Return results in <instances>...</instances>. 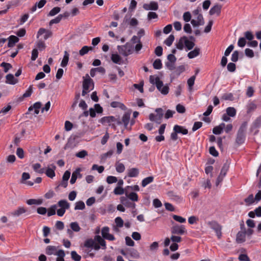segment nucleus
I'll use <instances>...</instances> for the list:
<instances>
[{
	"label": "nucleus",
	"mask_w": 261,
	"mask_h": 261,
	"mask_svg": "<svg viewBox=\"0 0 261 261\" xmlns=\"http://www.w3.org/2000/svg\"><path fill=\"white\" fill-rule=\"evenodd\" d=\"M227 69L229 72H234L236 69V64L231 62L228 63L227 66Z\"/></svg>",
	"instance_id": "052dcab7"
},
{
	"label": "nucleus",
	"mask_w": 261,
	"mask_h": 261,
	"mask_svg": "<svg viewBox=\"0 0 261 261\" xmlns=\"http://www.w3.org/2000/svg\"><path fill=\"white\" fill-rule=\"evenodd\" d=\"M85 208V204L84 202L82 201H79L76 202L75 205L74 207L75 210H83Z\"/></svg>",
	"instance_id": "a18cd8bd"
},
{
	"label": "nucleus",
	"mask_w": 261,
	"mask_h": 261,
	"mask_svg": "<svg viewBox=\"0 0 261 261\" xmlns=\"http://www.w3.org/2000/svg\"><path fill=\"white\" fill-rule=\"evenodd\" d=\"M221 6L218 4L215 5L212 7L209 11V14L211 15H213L216 13L219 15L221 12Z\"/></svg>",
	"instance_id": "f3484780"
},
{
	"label": "nucleus",
	"mask_w": 261,
	"mask_h": 261,
	"mask_svg": "<svg viewBox=\"0 0 261 261\" xmlns=\"http://www.w3.org/2000/svg\"><path fill=\"white\" fill-rule=\"evenodd\" d=\"M174 40V36L173 35H170L165 41L164 43L168 46H170Z\"/></svg>",
	"instance_id": "49530a36"
},
{
	"label": "nucleus",
	"mask_w": 261,
	"mask_h": 261,
	"mask_svg": "<svg viewBox=\"0 0 261 261\" xmlns=\"http://www.w3.org/2000/svg\"><path fill=\"white\" fill-rule=\"evenodd\" d=\"M70 226L71 228V230L75 232H79L81 230V227H80L79 224L76 222H71L70 224Z\"/></svg>",
	"instance_id": "c9c22d12"
},
{
	"label": "nucleus",
	"mask_w": 261,
	"mask_h": 261,
	"mask_svg": "<svg viewBox=\"0 0 261 261\" xmlns=\"http://www.w3.org/2000/svg\"><path fill=\"white\" fill-rule=\"evenodd\" d=\"M118 181L117 178L115 176H108L107 178V182L109 184H112Z\"/></svg>",
	"instance_id": "e2e57ef3"
},
{
	"label": "nucleus",
	"mask_w": 261,
	"mask_h": 261,
	"mask_svg": "<svg viewBox=\"0 0 261 261\" xmlns=\"http://www.w3.org/2000/svg\"><path fill=\"white\" fill-rule=\"evenodd\" d=\"M43 34H45L44 36V39L46 40L48 38L51 37L52 36V32L50 31L46 30V29L44 28H40L38 33H37V38H39V37Z\"/></svg>",
	"instance_id": "9d476101"
},
{
	"label": "nucleus",
	"mask_w": 261,
	"mask_h": 261,
	"mask_svg": "<svg viewBox=\"0 0 261 261\" xmlns=\"http://www.w3.org/2000/svg\"><path fill=\"white\" fill-rule=\"evenodd\" d=\"M125 195L126 197L133 201H138V196L137 194L135 192H131L129 194H127V193H125Z\"/></svg>",
	"instance_id": "72a5a7b5"
},
{
	"label": "nucleus",
	"mask_w": 261,
	"mask_h": 261,
	"mask_svg": "<svg viewBox=\"0 0 261 261\" xmlns=\"http://www.w3.org/2000/svg\"><path fill=\"white\" fill-rule=\"evenodd\" d=\"M207 224L211 229L215 231L218 239H220L222 237V226L216 221H209Z\"/></svg>",
	"instance_id": "20e7f679"
},
{
	"label": "nucleus",
	"mask_w": 261,
	"mask_h": 261,
	"mask_svg": "<svg viewBox=\"0 0 261 261\" xmlns=\"http://www.w3.org/2000/svg\"><path fill=\"white\" fill-rule=\"evenodd\" d=\"M95 241L92 239L87 240L84 243V246L87 248H92Z\"/></svg>",
	"instance_id": "864d4df0"
},
{
	"label": "nucleus",
	"mask_w": 261,
	"mask_h": 261,
	"mask_svg": "<svg viewBox=\"0 0 261 261\" xmlns=\"http://www.w3.org/2000/svg\"><path fill=\"white\" fill-rule=\"evenodd\" d=\"M86 76L88 77V78L85 79L84 80L83 83V88L85 89V90H89L91 83H92L93 85H94V83L93 80L89 76L88 74H86Z\"/></svg>",
	"instance_id": "2eb2a0df"
},
{
	"label": "nucleus",
	"mask_w": 261,
	"mask_h": 261,
	"mask_svg": "<svg viewBox=\"0 0 261 261\" xmlns=\"http://www.w3.org/2000/svg\"><path fill=\"white\" fill-rule=\"evenodd\" d=\"M61 11V8L59 7H56L53 8L47 14L48 16H53L57 14Z\"/></svg>",
	"instance_id": "58836bf2"
},
{
	"label": "nucleus",
	"mask_w": 261,
	"mask_h": 261,
	"mask_svg": "<svg viewBox=\"0 0 261 261\" xmlns=\"http://www.w3.org/2000/svg\"><path fill=\"white\" fill-rule=\"evenodd\" d=\"M229 164H228L227 163H225L221 169L220 173L222 175L223 174V175H226V173L229 169Z\"/></svg>",
	"instance_id": "69168bd1"
},
{
	"label": "nucleus",
	"mask_w": 261,
	"mask_h": 261,
	"mask_svg": "<svg viewBox=\"0 0 261 261\" xmlns=\"http://www.w3.org/2000/svg\"><path fill=\"white\" fill-rule=\"evenodd\" d=\"M195 78H196V76L193 75L190 79H189L187 81L188 86L190 89H192V87L193 86V85L194 84Z\"/></svg>",
	"instance_id": "4d7b16f0"
},
{
	"label": "nucleus",
	"mask_w": 261,
	"mask_h": 261,
	"mask_svg": "<svg viewBox=\"0 0 261 261\" xmlns=\"http://www.w3.org/2000/svg\"><path fill=\"white\" fill-rule=\"evenodd\" d=\"M129 253L132 256L135 258H138L139 257V253L137 250L134 248H130L128 250Z\"/></svg>",
	"instance_id": "0e129e2a"
},
{
	"label": "nucleus",
	"mask_w": 261,
	"mask_h": 261,
	"mask_svg": "<svg viewBox=\"0 0 261 261\" xmlns=\"http://www.w3.org/2000/svg\"><path fill=\"white\" fill-rule=\"evenodd\" d=\"M245 39L251 41L254 38V36L251 31H246L244 33Z\"/></svg>",
	"instance_id": "6e6d98bb"
},
{
	"label": "nucleus",
	"mask_w": 261,
	"mask_h": 261,
	"mask_svg": "<svg viewBox=\"0 0 261 261\" xmlns=\"http://www.w3.org/2000/svg\"><path fill=\"white\" fill-rule=\"evenodd\" d=\"M139 173V169L137 168H132L128 170L127 175L130 177H137Z\"/></svg>",
	"instance_id": "412c9836"
},
{
	"label": "nucleus",
	"mask_w": 261,
	"mask_h": 261,
	"mask_svg": "<svg viewBox=\"0 0 261 261\" xmlns=\"http://www.w3.org/2000/svg\"><path fill=\"white\" fill-rule=\"evenodd\" d=\"M155 112L157 113L156 115H155L153 113L149 114V119L151 121H155L156 123L160 124L161 122V119L163 117V110L162 108H157L155 109Z\"/></svg>",
	"instance_id": "39448f33"
},
{
	"label": "nucleus",
	"mask_w": 261,
	"mask_h": 261,
	"mask_svg": "<svg viewBox=\"0 0 261 261\" xmlns=\"http://www.w3.org/2000/svg\"><path fill=\"white\" fill-rule=\"evenodd\" d=\"M185 70V67L184 65L179 66L175 69V70L172 73V75L174 76H178Z\"/></svg>",
	"instance_id": "bb28decb"
},
{
	"label": "nucleus",
	"mask_w": 261,
	"mask_h": 261,
	"mask_svg": "<svg viewBox=\"0 0 261 261\" xmlns=\"http://www.w3.org/2000/svg\"><path fill=\"white\" fill-rule=\"evenodd\" d=\"M6 83L11 84V85H15L18 82V80L15 79L14 75L12 74L9 73L7 74L6 76Z\"/></svg>",
	"instance_id": "a211bd4d"
},
{
	"label": "nucleus",
	"mask_w": 261,
	"mask_h": 261,
	"mask_svg": "<svg viewBox=\"0 0 261 261\" xmlns=\"http://www.w3.org/2000/svg\"><path fill=\"white\" fill-rule=\"evenodd\" d=\"M41 165L39 163H36L33 165V168L35 171L39 174H43L45 172L44 168H40Z\"/></svg>",
	"instance_id": "c756f323"
},
{
	"label": "nucleus",
	"mask_w": 261,
	"mask_h": 261,
	"mask_svg": "<svg viewBox=\"0 0 261 261\" xmlns=\"http://www.w3.org/2000/svg\"><path fill=\"white\" fill-rule=\"evenodd\" d=\"M69 55L67 51H65L63 59L61 63V66L62 67H65L67 65L69 61Z\"/></svg>",
	"instance_id": "cd10ccee"
},
{
	"label": "nucleus",
	"mask_w": 261,
	"mask_h": 261,
	"mask_svg": "<svg viewBox=\"0 0 261 261\" xmlns=\"http://www.w3.org/2000/svg\"><path fill=\"white\" fill-rule=\"evenodd\" d=\"M81 171V169L80 168H78L72 172L71 178L70 180V182L71 184H74L76 182L77 178L78 177V174H79V172Z\"/></svg>",
	"instance_id": "aec40b11"
},
{
	"label": "nucleus",
	"mask_w": 261,
	"mask_h": 261,
	"mask_svg": "<svg viewBox=\"0 0 261 261\" xmlns=\"http://www.w3.org/2000/svg\"><path fill=\"white\" fill-rule=\"evenodd\" d=\"M71 257L74 261H80L81 260V256L78 254L75 251L71 252Z\"/></svg>",
	"instance_id": "37998d69"
},
{
	"label": "nucleus",
	"mask_w": 261,
	"mask_h": 261,
	"mask_svg": "<svg viewBox=\"0 0 261 261\" xmlns=\"http://www.w3.org/2000/svg\"><path fill=\"white\" fill-rule=\"evenodd\" d=\"M111 60L115 64H121L123 62H122V60L121 57L117 54H113L111 56Z\"/></svg>",
	"instance_id": "5701e85b"
},
{
	"label": "nucleus",
	"mask_w": 261,
	"mask_h": 261,
	"mask_svg": "<svg viewBox=\"0 0 261 261\" xmlns=\"http://www.w3.org/2000/svg\"><path fill=\"white\" fill-rule=\"evenodd\" d=\"M171 233L172 234L182 235L187 233V230L184 225H176L172 227Z\"/></svg>",
	"instance_id": "0eeeda50"
},
{
	"label": "nucleus",
	"mask_w": 261,
	"mask_h": 261,
	"mask_svg": "<svg viewBox=\"0 0 261 261\" xmlns=\"http://www.w3.org/2000/svg\"><path fill=\"white\" fill-rule=\"evenodd\" d=\"M51 168L48 167L46 170H45V173L46 176L49 178H53L55 176V170H56V167L52 164L51 165Z\"/></svg>",
	"instance_id": "f8f14e48"
},
{
	"label": "nucleus",
	"mask_w": 261,
	"mask_h": 261,
	"mask_svg": "<svg viewBox=\"0 0 261 261\" xmlns=\"http://www.w3.org/2000/svg\"><path fill=\"white\" fill-rule=\"evenodd\" d=\"M93 49L92 47L88 46H84L79 51V54L83 56L85 54H87L90 50H92Z\"/></svg>",
	"instance_id": "f704fd0d"
},
{
	"label": "nucleus",
	"mask_w": 261,
	"mask_h": 261,
	"mask_svg": "<svg viewBox=\"0 0 261 261\" xmlns=\"http://www.w3.org/2000/svg\"><path fill=\"white\" fill-rule=\"evenodd\" d=\"M200 48L195 47L193 50L190 51L188 54V57L189 59H193L199 55Z\"/></svg>",
	"instance_id": "b1692460"
},
{
	"label": "nucleus",
	"mask_w": 261,
	"mask_h": 261,
	"mask_svg": "<svg viewBox=\"0 0 261 261\" xmlns=\"http://www.w3.org/2000/svg\"><path fill=\"white\" fill-rule=\"evenodd\" d=\"M238 258L240 261H250L249 257L246 254H241Z\"/></svg>",
	"instance_id": "774afa93"
},
{
	"label": "nucleus",
	"mask_w": 261,
	"mask_h": 261,
	"mask_svg": "<svg viewBox=\"0 0 261 261\" xmlns=\"http://www.w3.org/2000/svg\"><path fill=\"white\" fill-rule=\"evenodd\" d=\"M153 67L155 69H160L162 68V63L160 59H156L153 63Z\"/></svg>",
	"instance_id": "c03bdc74"
},
{
	"label": "nucleus",
	"mask_w": 261,
	"mask_h": 261,
	"mask_svg": "<svg viewBox=\"0 0 261 261\" xmlns=\"http://www.w3.org/2000/svg\"><path fill=\"white\" fill-rule=\"evenodd\" d=\"M153 177L152 176L147 177L143 179L142 181L141 185L143 187H146L147 185L152 182L153 180Z\"/></svg>",
	"instance_id": "7c9ffc66"
},
{
	"label": "nucleus",
	"mask_w": 261,
	"mask_h": 261,
	"mask_svg": "<svg viewBox=\"0 0 261 261\" xmlns=\"http://www.w3.org/2000/svg\"><path fill=\"white\" fill-rule=\"evenodd\" d=\"M173 219L177 222L179 223H185L186 222V219L178 215H173L172 216Z\"/></svg>",
	"instance_id": "5fc2aeb1"
},
{
	"label": "nucleus",
	"mask_w": 261,
	"mask_h": 261,
	"mask_svg": "<svg viewBox=\"0 0 261 261\" xmlns=\"http://www.w3.org/2000/svg\"><path fill=\"white\" fill-rule=\"evenodd\" d=\"M173 131L176 132L178 134H181L182 135H187L188 133V130L185 127L175 125L173 127Z\"/></svg>",
	"instance_id": "ddd939ff"
},
{
	"label": "nucleus",
	"mask_w": 261,
	"mask_h": 261,
	"mask_svg": "<svg viewBox=\"0 0 261 261\" xmlns=\"http://www.w3.org/2000/svg\"><path fill=\"white\" fill-rule=\"evenodd\" d=\"M110 106L112 108H117V107H120L122 109H125V106H124V104H123L121 102H118V101L112 102L110 104Z\"/></svg>",
	"instance_id": "de8ad7c7"
},
{
	"label": "nucleus",
	"mask_w": 261,
	"mask_h": 261,
	"mask_svg": "<svg viewBox=\"0 0 261 261\" xmlns=\"http://www.w3.org/2000/svg\"><path fill=\"white\" fill-rule=\"evenodd\" d=\"M125 240L126 245L127 246L133 247L135 245V242L129 237H126L125 238Z\"/></svg>",
	"instance_id": "680f3d73"
},
{
	"label": "nucleus",
	"mask_w": 261,
	"mask_h": 261,
	"mask_svg": "<svg viewBox=\"0 0 261 261\" xmlns=\"http://www.w3.org/2000/svg\"><path fill=\"white\" fill-rule=\"evenodd\" d=\"M143 8L146 10H157L159 8V6L156 2L152 1L149 4H144Z\"/></svg>",
	"instance_id": "9b49d317"
},
{
	"label": "nucleus",
	"mask_w": 261,
	"mask_h": 261,
	"mask_svg": "<svg viewBox=\"0 0 261 261\" xmlns=\"http://www.w3.org/2000/svg\"><path fill=\"white\" fill-rule=\"evenodd\" d=\"M247 126V122L245 121L243 122L237 134L236 143L240 145L244 143L245 140V132Z\"/></svg>",
	"instance_id": "f03ea898"
},
{
	"label": "nucleus",
	"mask_w": 261,
	"mask_h": 261,
	"mask_svg": "<svg viewBox=\"0 0 261 261\" xmlns=\"http://www.w3.org/2000/svg\"><path fill=\"white\" fill-rule=\"evenodd\" d=\"M32 92H33V86L31 85L29 87V88L25 91V92L22 95V97L20 98V100H22L23 98L30 97L31 95Z\"/></svg>",
	"instance_id": "4c0bfd02"
},
{
	"label": "nucleus",
	"mask_w": 261,
	"mask_h": 261,
	"mask_svg": "<svg viewBox=\"0 0 261 261\" xmlns=\"http://www.w3.org/2000/svg\"><path fill=\"white\" fill-rule=\"evenodd\" d=\"M149 82L152 85H155L157 89L163 95H167L169 91V88L167 84L164 85L163 82L160 80L159 76L150 75Z\"/></svg>",
	"instance_id": "f257e3e1"
},
{
	"label": "nucleus",
	"mask_w": 261,
	"mask_h": 261,
	"mask_svg": "<svg viewBox=\"0 0 261 261\" xmlns=\"http://www.w3.org/2000/svg\"><path fill=\"white\" fill-rule=\"evenodd\" d=\"M58 205L61 207V208L67 210L69 208L70 204L66 200H61L58 202Z\"/></svg>",
	"instance_id": "c85d7f7f"
},
{
	"label": "nucleus",
	"mask_w": 261,
	"mask_h": 261,
	"mask_svg": "<svg viewBox=\"0 0 261 261\" xmlns=\"http://www.w3.org/2000/svg\"><path fill=\"white\" fill-rule=\"evenodd\" d=\"M117 49L120 54L124 57H127L128 56L127 54V51L126 49L125 48L124 46L123 45H118L117 46Z\"/></svg>",
	"instance_id": "ea45409f"
},
{
	"label": "nucleus",
	"mask_w": 261,
	"mask_h": 261,
	"mask_svg": "<svg viewBox=\"0 0 261 261\" xmlns=\"http://www.w3.org/2000/svg\"><path fill=\"white\" fill-rule=\"evenodd\" d=\"M95 239L98 242L97 244H98L99 245H101L103 247V249H105L106 248V241L100 236H96Z\"/></svg>",
	"instance_id": "473e14b6"
},
{
	"label": "nucleus",
	"mask_w": 261,
	"mask_h": 261,
	"mask_svg": "<svg viewBox=\"0 0 261 261\" xmlns=\"http://www.w3.org/2000/svg\"><path fill=\"white\" fill-rule=\"evenodd\" d=\"M225 126V124L224 123H222L219 125L215 126L213 129V134L215 135L221 134L222 133Z\"/></svg>",
	"instance_id": "6ab92c4d"
},
{
	"label": "nucleus",
	"mask_w": 261,
	"mask_h": 261,
	"mask_svg": "<svg viewBox=\"0 0 261 261\" xmlns=\"http://www.w3.org/2000/svg\"><path fill=\"white\" fill-rule=\"evenodd\" d=\"M101 122L102 123H109V125L111 126L112 128L114 129H116V125L115 123L110 124L111 122H116L117 125L122 124V122L121 120L118 118H116L114 116H106L101 118Z\"/></svg>",
	"instance_id": "7ed1b4c3"
},
{
	"label": "nucleus",
	"mask_w": 261,
	"mask_h": 261,
	"mask_svg": "<svg viewBox=\"0 0 261 261\" xmlns=\"http://www.w3.org/2000/svg\"><path fill=\"white\" fill-rule=\"evenodd\" d=\"M246 241V234L244 231H239L236 236V242L238 243H242Z\"/></svg>",
	"instance_id": "4468645a"
},
{
	"label": "nucleus",
	"mask_w": 261,
	"mask_h": 261,
	"mask_svg": "<svg viewBox=\"0 0 261 261\" xmlns=\"http://www.w3.org/2000/svg\"><path fill=\"white\" fill-rule=\"evenodd\" d=\"M254 128H258L261 126V116L258 117L253 122Z\"/></svg>",
	"instance_id": "338daca9"
},
{
	"label": "nucleus",
	"mask_w": 261,
	"mask_h": 261,
	"mask_svg": "<svg viewBox=\"0 0 261 261\" xmlns=\"http://www.w3.org/2000/svg\"><path fill=\"white\" fill-rule=\"evenodd\" d=\"M244 201L245 202L247 205H250L252 204H253L254 203V202L255 201V200H254V198L253 197V194L249 195L248 196V197H247L246 198H245L244 199Z\"/></svg>",
	"instance_id": "e433bc0d"
},
{
	"label": "nucleus",
	"mask_w": 261,
	"mask_h": 261,
	"mask_svg": "<svg viewBox=\"0 0 261 261\" xmlns=\"http://www.w3.org/2000/svg\"><path fill=\"white\" fill-rule=\"evenodd\" d=\"M123 46H124L125 48L126 49L128 53L127 54H128V55L133 54L134 47L130 43L126 42L125 44L123 45Z\"/></svg>",
	"instance_id": "a19ab883"
},
{
	"label": "nucleus",
	"mask_w": 261,
	"mask_h": 261,
	"mask_svg": "<svg viewBox=\"0 0 261 261\" xmlns=\"http://www.w3.org/2000/svg\"><path fill=\"white\" fill-rule=\"evenodd\" d=\"M226 114L230 117H234L236 115V110L233 107H228L226 109Z\"/></svg>",
	"instance_id": "79ce46f5"
},
{
	"label": "nucleus",
	"mask_w": 261,
	"mask_h": 261,
	"mask_svg": "<svg viewBox=\"0 0 261 261\" xmlns=\"http://www.w3.org/2000/svg\"><path fill=\"white\" fill-rule=\"evenodd\" d=\"M27 211V210L24 207L19 206L16 210L9 213V215L14 217H18L25 213Z\"/></svg>",
	"instance_id": "6e6552de"
},
{
	"label": "nucleus",
	"mask_w": 261,
	"mask_h": 261,
	"mask_svg": "<svg viewBox=\"0 0 261 261\" xmlns=\"http://www.w3.org/2000/svg\"><path fill=\"white\" fill-rule=\"evenodd\" d=\"M1 66L4 67V71L5 72H7L9 70L12 68L11 64L6 62H3L1 64Z\"/></svg>",
	"instance_id": "3c124183"
},
{
	"label": "nucleus",
	"mask_w": 261,
	"mask_h": 261,
	"mask_svg": "<svg viewBox=\"0 0 261 261\" xmlns=\"http://www.w3.org/2000/svg\"><path fill=\"white\" fill-rule=\"evenodd\" d=\"M42 106V103L41 102H36L33 105V107L34 109V113L36 115L38 114L39 113V109L41 108Z\"/></svg>",
	"instance_id": "8fccbe9b"
},
{
	"label": "nucleus",
	"mask_w": 261,
	"mask_h": 261,
	"mask_svg": "<svg viewBox=\"0 0 261 261\" xmlns=\"http://www.w3.org/2000/svg\"><path fill=\"white\" fill-rule=\"evenodd\" d=\"M120 201L121 203L127 207H131L133 208H135L136 207V204L135 203L130 202L128 198L126 197H121Z\"/></svg>",
	"instance_id": "1a4fd4ad"
},
{
	"label": "nucleus",
	"mask_w": 261,
	"mask_h": 261,
	"mask_svg": "<svg viewBox=\"0 0 261 261\" xmlns=\"http://www.w3.org/2000/svg\"><path fill=\"white\" fill-rule=\"evenodd\" d=\"M8 46L9 47H12L14 46L15 44L19 41V38L14 35H11L9 36L8 38Z\"/></svg>",
	"instance_id": "dca6fc26"
},
{
	"label": "nucleus",
	"mask_w": 261,
	"mask_h": 261,
	"mask_svg": "<svg viewBox=\"0 0 261 261\" xmlns=\"http://www.w3.org/2000/svg\"><path fill=\"white\" fill-rule=\"evenodd\" d=\"M115 221L118 227H122L123 226L124 222L121 217L116 218Z\"/></svg>",
	"instance_id": "bf43d9fd"
},
{
	"label": "nucleus",
	"mask_w": 261,
	"mask_h": 261,
	"mask_svg": "<svg viewBox=\"0 0 261 261\" xmlns=\"http://www.w3.org/2000/svg\"><path fill=\"white\" fill-rule=\"evenodd\" d=\"M55 254L58 256L56 258V261H65L64 257L65 256V253L63 250H59L56 252Z\"/></svg>",
	"instance_id": "a878e982"
},
{
	"label": "nucleus",
	"mask_w": 261,
	"mask_h": 261,
	"mask_svg": "<svg viewBox=\"0 0 261 261\" xmlns=\"http://www.w3.org/2000/svg\"><path fill=\"white\" fill-rule=\"evenodd\" d=\"M130 120V113H125V114L123 115L122 118V124L123 123L125 127L127 126V125L129 122Z\"/></svg>",
	"instance_id": "393cba45"
},
{
	"label": "nucleus",
	"mask_w": 261,
	"mask_h": 261,
	"mask_svg": "<svg viewBox=\"0 0 261 261\" xmlns=\"http://www.w3.org/2000/svg\"><path fill=\"white\" fill-rule=\"evenodd\" d=\"M114 193L115 195H122L124 193V191L122 187L117 186L115 188Z\"/></svg>",
	"instance_id": "13d9d810"
},
{
	"label": "nucleus",
	"mask_w": 261,
	"mask_h": 261,
	"mask_svg": "<svg viewBox=\"0 0 261 261\" xmlns=\"http://www.w3.org/2000/svg\"><path fill=\"white\" fill-rule=\"evenodd\" d=\"M182 38L184 39L185 45L188 50H191L194 47L195 44L193 41L188 40L186 36H183Z\"/></svg>",
	"instance_id": "4be33fe9"
},
{
	"label": "nucleus",
	"mask_w": 261,
	"mask_h": 261,
	"mask_svg": "<svg viewBox=\"0 0 261 261\" xmlns=\"http://www.w3.org/2000/svg\"><path fill=\"white\" fill-rule=\"evenodd\" d=\"M130 43L137 44L134 47V50L137 53H138L139 51L142 48L143 44L141 41V39L137 36L134 35L130 39Z\"/></svg>",
	"instance_id": "423d86ee"
},
{
	"label": "nucleus",
	"mask_w": 261,
	"mask_h": 261,
	"mask_svg": "<svg viewBox=\"0 0 261 261\" xmlns=\"http://www.w3.org/2000/svg\"><path fill=\"white\" fill-rule=\"evenodd\" d=\"M116 170L118 173H122L125 170V166L122 163H118L116 165Z\"/></svg>",
	"instance_id": "603ef678"
},
{
	"label": "nucleus",
	"mask_w": 261,
	"mask_h": 261,
	"mask_svg": "<svg viewBox=\"0 0 261 261\" xmlns=\"http://www.w3.org/2000/svg\"><path fill=\"white\" fill-rule=\"evenodd\" d=\"M56 208L57 205L56 204L51 205L48 210L47 216L50 217L55 215Z\"/></svg>",
	"instance_id": "09e8293b"
},
{
	"label": "nucleus",
	"mask_w": 261,
	"mask_h": 261,
	"mask_svg": "<svg viewBox=\"0 0 261 261\" xmlns=\"http://www.w3.org/2000/svg\"><path fill=\"white\" fill-rule=\"evenodd\" d=\"M56 251V247L54 246H48L45 250V253L47 255H52V254H55Z\"/></svg>",
	"instance_id": "2f4dec72"
}]
</instances>
